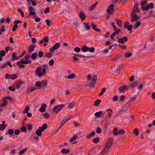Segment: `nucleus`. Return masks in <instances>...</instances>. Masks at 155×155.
Returning a JSON list of instances; mask_svg holds the SVG:
<instances>
[{
	"mask_svg": "<svg viewBox=\"0 0 155 155\" xmlns=\"http://www.w3.org/2000/svg\"><path fill=\"white\" fill-rule=\"evenodd\" d=\"M113 142V139L111 138H109L108 139L106 143L105 144V147L103 148L100 155H104L107 153L110 150Z\"/></svg>",
	"mask_w": 155,
	"mask_h": 155,
	"instance_id": "obj_1",
	"label": "nucleus"
},
{
	"mask_svg": "<svg viewBox=\"0 0 155 155\" xmlns=\"http://www.w3.org/2000/svg\"><path fill=\"white\" fill-rule=\"evenodd\" d=\"M42 68L41 67L37 68L35 70V74L39 77H41L46 73L45 68H42V71L41 72Z\"/></svg>",
	"mask_w": 155,
	"mask_h": 155,
	"instance_id": "obj_2",
	"label": "nucleus"
},
{
	"mask_svg": "<svg viewBox=\"0 0 155 155\" xmlns=\"http://www.w3.org/2000/svg\"><path fill=\"white\" fill-rule=\"evenodd\" d=\"M47 84V81L45 80H44L41 81H37L36 82L35 85L38 89L45 87Z\"/></svg>",
	"mask_w": 155,
	"mask_h": 155,
	"instance_id": "obj_3",
	"label": "nucleus"
},
{
	"mask_svg": "<svg viewBox=\"0 0 155 155\" xmlns=\"http://www.w3.org/2000/svg\"><path fill=\"white\" fill-rule=\"evenodd\" d=\"M97 79V75H94L92 78L91 82L89 84V85L87 83L85 84V86H88L89 87H94L95 84L96 83Z\"/></svg>",
	"mask_w": 155,
	"mask_h": 155,
	"instance_id": "obj_4",
	"label": "nucleus"
},
{
	"mask_svg": "<svg viewBox=\"0 0 155 155\" xmlns=\"http://www.w3.org/2000/svg\"><path fill=\"white\" fill-rule=\"evenodd\" d=\"M134 13V10H133L131 15V17L132 18L131 20V22L136 21L140 18V16H137L136 13Z\"/></svg>",
	"mask_w": 155,
	"mask_h": 155,
	"instance_id": "obj_5",
	"label": "nucleus"
},
{
	"mask_svg": "<svg viewBox=\"0 0 155 155\" xmlns=\"http://www.w3.org/2000/svg\"><path fill=\"white\" fill-rule=\"evenodd\" d=\"M65 105L64 104H61L60 105H57L55 106L53 109V110L56 113H58L65 106Z\"/></svg>",
	"mask_w": 155,
	"mask_h": 155,
	"instance_id": "obj_6",
	"label": "nucleus"
},
{
	"mask_svg": "<svg viewBox=\"0 0 155 155\" xmlns=\"http://www.w3.org/2000/svg\"><path fill=\"white\" fill-rule=\"evenodd\" d=\"M18 76L16 74H6L5 75V78L6 79H11L15 80L16 79Z\"/></svg>",
	"mask_w": 155,
	"mask_h": 155,
	"instance_id": "obj_7",
	"label": "nucleus"
},
{
	"mask_svg": "<svg viewBox=\"0 0 155 155\" xmlns=\"http://www.w3.org/2000/svg\"><path fill=\"white\" fill-rule=\"evenodd\" d=\"M60 46L59 43H57L55 44L52 47L49 48V50L52 52H54V51L59 48Z\"/></svg>",
	"mask_w": 155,
	"mask_h": 155,
	"instance_id": "obj_8",
	"label": "nucleus"
},
{
	"mask_svg": "<svg viewBox=\"0 0 155 155\" xmlns=\"http://www.w3.org/2000/svg\"><path fill=\"white\" fill-rule=\"evenodd\" d=\"M129 86L126 85H124L121 86H120L118 88V91L120 92H123L126 90H128Z\"/></svg>",
	"mask_w": 155,
	"mask_h": 155,
	"instance_id": "obj_9",
	"label": "nucleus"
},
{
	"mask_svg": "<svg viewBox=\"0 0 155 155\" xmlns=\"http://www.w3.org/2000/svg\"><path fill=\"white\" fill-rule=\"evenodd\" d=\"M154 7V4L152 3H151L149 5L147 4L145 8H143V11H148L149 8L150 9H153Z\"/></svg>",
	"mask_w": 155,
	"mask_h": 155,
	"instance_id": "obj_10",
	"label": "nucleus"
},
{
	"mask_svg": "<svg viewBox=\"0 0 155 155\" xmlns=\"http://www.w3.org/2000/svg\"><path fill=\"white\" fill-rule=\"evenodd\" d=\"M31 63V61L30 60H24L23 59H21V61H19L18 64H30Z\"/></svg>",
	"mask_w": 155,
	"mask_h": 155,
	"instance_id": "obj_11",
	"label": "nucleus"
},
{
	"mask_svg": "<svg viewBox=\"0 0 155 155\" xmlns=\"http://www.w3.org/2000/svg\"><path fill=\"white\" fill-rule=\"evenodd\" d=\"M139 82V81L138 80H135L133 82L131 83L130 86L132 87V89H134L135 87L138 84Z\"/></svg>",
	"mask_w": 155,
	"mask_h": 155,
	"instance_id": "obj_12",
	"label": "nucleus"
},
{
	"mask_svg": "<svg viewBox=\"0 0 155 155\" xmlns=\"http://www.w3.org/2000/svg\"><path fill=\"white\" fill-rule=\"evenodd\" d=\"M28 9L29 11V15H35V12L32 11H35V10L33 8L29 6L28 7Z\"/></svg>",
	"mask_w": 155,
	"mask_h": 155,
	"instance_id": "obj_13",
	"label": "nucleus"
},
{
	"mask_svg": "<svg viewBox=\"0 0 155 155\" xmlns=\"http://www.w3.org/2000/svg\"><path fill=\"white\" fill-rule=\"evenodd\" d=\"M121 31L120 30H117V31H115L113 32L110 35V38L112 39L114 41H116V39H114V37L115 35H117Z\"/></svg>",
	"mask_w": 155,
	"mask_h": 155,
	"instance_id": "obj_14",
	"label": "nucleus"
},
{
	"mask_svg": "<svg viewBox=\"0 0 155 155\" xmlns=\"http://www.w3.org/2000/svg\"><path fill=\"white\" fill-rule=\"evenodd\" d=\"M79 16L81 20L83 21L86 18L84 13L82 11H81L79 14Z\"/></svg>",
	"mask_w": 155,
	"mask_h": 155,
	"instance_id": "obj_15",
	"label": "nucleus"
},
{
	"mask_svg": "<svg viewBox=\"0 0 155 155\" xmlns=\"http://www.w3.org/2000/svg\"><path fill=\"white\" fill-rule=\"evenodd\" d=\"M128 38L126 36L124 37L123 38H120L118 40V41L120 43L124 44V41H128Z\"/></svg>",
	"mask_w": 155,
	"mask_h": 155,
	"instance_id": "obj_16",
	"label": "nucleus"
},
{
	"mask_svg": "<svg viewBox=\"0 0 155 155\" xmlns=\"http://www.w3.org/2000/svg\"><path fill=\"white\" fill-rule=\"evenodd\" d=\"M47 105L45 103L42 104L41 105V107L40 108L39 111L41 112H43L45 111V108L46 107Z\"/></svg>",
	"mask_w": 155,
	"mask_h": 155,
	"instance_id": "obj_17",
	"label": "nucleus"
},
{
	"mask_svg": "<svg viewBox=\"0 0 155 155\" xmlns=\"http://www.w3.org/2000/svg\"><path fill=\"white\" fill-rule=\"evenodd\" d=\"M114 5L113 4H111L109 7L108 8L107 12V13H111V11L112 10H114Z\"/></svg>",
	"mask_w": 155,
	"mask_h": 155,
	"instance_id": "obj_18",
	"label": "nucleus"
},
{
	"mask_svg": "<svg viewBox=\"0 0 155 155\" xmlns=\"http://www.w3.org/2000/svg\"><path fill=\"white\" fill-rule=\"evenodd\" d=\"M48 127V125L46 124H43L42 126L39 127L38 128L40 129L41 131L42 132L46 129Z\"/></svg>",
	"mask_w": 155,
	"mask_h": 155,
	"instance_id": "obj_19",
	"label": "nucleus"
},
{
	"mask_svg": "<svg viewBox=\"0 0 155 155\" xmlns=\"http://www.w3.org/2000/svg\"><path fill=\"white\" fill-rule=\"evenodd\" d=\"M38 89L36 85H33L27 89V91L32 92L35 89Z\"/></svg>",
	"mask_w": 155,
	"mask_h": 155,
	"instance_id": "obj_20",
	"label": "nucleus"
},
{
	"mask_svg": "<svg viewBox=\"0 0 155 155\" xmlns=\"http://www.w3.org/2000/svg\"><path fill=\"white\" fill-rule=\"evenodd\" d=\"M78 137V136L77 135H74L73 137L71 138L70 139V141L73 144H74L76 143L75 142H73Z\"/></svg>",
	"mask_w": 155,
	"mask_h": 155,
	"instance_id": "obj_21",
	"label": "nucleus"
},
{
	"mask_svg": "<svg viewBox=\"0 0 155 155\" xmlns=\"http://www.w3.org/2000/svg\"><path fill=\"white\" fill-rule=\"evenodd\" d=\"M91 26L93 29L95 31L99 32L101 31V30L97 28L96 25L92 23Z\"/></svg>",
	"mask_w": 155,
	"mask_h": 155,
	"instance_id": "obj_22",
	"label": "nucleus"
},
{
	"mask_svg": "<svg viewBox=\"0 0 155 155\" xmlns=\"http://www.w3.org/2000/svg\"><path fill=\"white\" fill-rule=\"evenodd\" d=\"M36 45H30L28 48V52L29 53H31L34 50V48H35Z\"/></svg>",
	"mask_w": 155,
	"mask_h": 155,
	"instance_id": "obj_23",
	"label": "nucleus"
},
{
	"mask_svg": "<svg viewBox=\"0 0 155 155\" xmlns=\"http://www.w3.org/2000/svg\"><path fill=\"white\" fill-rule=\"evenodd\" d=\"M95 132L94 131H92L90 134H88L86 136V138L87 139H90L91 137L94 136L95 134Z\"/></svg>",
	"mask_w": 155,
	"mask_h": 155,
	"instance_id": "obj_24",
	"label": "nucleus"
},
{
	"mask_svg": "<svg viewBox=\"0 0 155 155\" xmlns=\"http://www.w3.org/2000/svg\"><path fill=\"white\" fill-rule=\"evenodd\" d=\"M83 25L84 26L86 30H90V27L88 23L85 22L83 23Z\"/></svg>",
	"mask_w": 155,
	"mask_h": 155,
	"instance_id": "obj_25",
	"label": "nucleus"
},
{
	"mask_svg": "<svg viewBox=\"0 0 155 155\" xmlns=\"http://www.w3.org/2000/svg\"><path fill=\"white\" fill-rule=\"evenodd\" d=\"M24 83L23 82L22 80H20L18 81V83L16 85V87L17 89H19L21 86V85H22Z\"/></svg>",
	"mask_w": 155,
	"mask_h": 155,
	"instance_id": "obj_26",
	"label": "nucleus"
},
{
	"mask_svg": "<svg viewBox=\"0 0 155 155\" xmlns=\"http://www.w3.org/2000/svg\"><path fill=\"white\" fill-rule=\"evenodd\" d=\"M89 47L86 46H84L81 48V50L83 52H86L88 51Z\"/></svg>",
	"mask_w": 155,
	"mask_h": 155,
	"instance_id": "obj_27",
	"label": "nucleus"
},
{
	"mask_svg": "<svg viewBox=\"0 0 155 155\" xmlns=\"http://www.w3.org/2000/svg\"><path fill=\"white\" fill-rule=\"evenodd\" d=\"M42 132L40 129L38 128L35 132V133L37 135L39 136H41L42 135Z\"/></svg>",
	"mask_w": 155,
	"mask_h": 155,
	"instance_id": "obj_28",
	"label": "nucleus"
},
{
	"mask_svg": "<svg viewBox=\"0 0 155 155\" xmlns=\"http://www.w3.org/2000/svg\"><path fill=\"white\" fill-rule=\"evenodd\" d=\"M141 22L139 21H137L134 25V28L136 29L138 28L140 25Z\"/></svg>",
	"mask_w": 155,
	"mask_h": 155,
	"instance_id": "obj_29",
	"label": "nucleus"
},
{
	"mask_svg": "<svg viewBox=\"0 0 155 155\" xmlns=\"http://www.w3.org/2000/svg\"><path fill=\"white\" fill-rule=\"evenodd\" d=\"M49 53H47L45 55V56L48 58H51L53 55V53L54 52H52L51 51Z\"/></svg>",
	"mask_w": 155,
	"mask_h": 155,
	"instance_id": "obj_30",
	"label": "nucleus"
},
{
	"mask_svg": "<svg viewBox=\"0 0 155 155\" xmlns=\"http://www.w3.org/2000/svg\"><path fill=\"white\" fill-rule=\"evenodd\" d=\"M14 133V130H13L12 129H9L8 131L6 133V134L8 133L9 134L11 135V136H12V135Z\"/></svg>",
	"mask_w": 155,
	"mask_h": 155,
	"instance_id": "obj_31",
	"label": "nucleus"
},
{
	"mask_svg": "<svg viewBox=\"0 0 155 155\" xmlns=\"http://www.w3.org/2000/svg\"><path fill=\"white\" fill-rule=\"evenodd\" d=\"M98 4V2H95L93 5H92L90 7L89 9L91 11L94 9L96 6Z\"/></svg>",
	"mask_w": 155,
	"mask_h": 155,
	"instance_id": "obj_32",
	"label": "nucleus"
},
{
	"mask_svg": "<svg viewBox=\"0 0 155 155\" xmlns=\"http://www.w3.org/2000/svg\"><path fill=\"white\" fill-rule=\"evenodd\" d=\"M101 100L97 99L94 101V105L96 106H98L101 103Z\"/></svg>",
	"mask_w": 155,
	"mask_h": 155,
	"instance_id": "obj_33",
	"label": "nucleus"
},
{
	"mask_svg": "<svg viewBox=\"0 0 155 155\" xmlns=\"http://www.w3.org/2000/svg\"><path fill=\"white\" fill-rule=\"evenodd\" d=\"M16 53L15 52H14L12 54V57L11 58L12 61H15L16 60Z\"/></svg>",
	"mask_w": 155,
	"mask_h": 155,
	"instance_id": "obj_34",
	"label": "nucleus"
},
{
	"mask_svg": "<svg viewBox=\"0 0 155 155\" xmlns=\"http://www.w3.org/2000/svg\"><path fill=\"white\" fill-rule=\"evenodd\" d=\"M70 151L69 150L67 149L65 150L64 149H63L61 150V152L62 153L66 154L70 152Z\"/></svg>",
	"mask_w": 155,
	"mask_h": 155,
	"instance_id": "obj_35",
	"label": "nucleus"
},
{
	"mask_svg": "<svg viewBox=\"0 0 155 155\" xmlns=\"http://www.w3.org/2000/svg\"><path fill=\"white\" fill-rule=\"evenodd\" d=\"M66 122L65 120L63 119L61 121L60 126L58 127V129L57 130V131H58L66 123Z\"/></svg>",
	"mask_w": 155,
	"mask_h": 155,
	"instance_id": "obj_36",
	"label": "nucleus"
},
{
	"mask_svg": "<svg viewBox=\"0 0 155 155\" xmlns=\"http://www.w3.org/2000/svg\"><path fill=\"white\" fill-rule=\"evenodd\" d=\"M2 103L1 104V107H3L7 104L6 100L4 98L2 99Z\"/></svg>",
	"mask_w": 155,
	"mask_h": 155,
	"instance_id": "obj_37",
	"label": "nucleus"
},
{
	"mask_svg": "<svg viewBox=\"0 0 155 155\" xmlns=\"http://www.w3.org/2000/svg\"><path fill=\"white\" fill-rule=\"evenodd\" d=\"M116 22L118 26L120 27H121L122 26V21L119 19H117L116 20Z\"/></svg>",
	"mask_w": 155,
	"mask_h": 155,
	"instance_id": "obj_38",
	"label": "nucleus"
},
{
	"mask_svg": "<svg viewBox=\"0 0 155 155\" xmlns=\"http://www.w3.org/2000/svg\"><path fill=\"white\" fill-rule=\"evenodd\" d=\"M102 111H99L95 113L94 115L97 117H100L102 113Z\"/></svg>",
	"mask_w": 155,
	"mask_h": 155,
	"instance_id": "obj_39",
	"label": "nucleus"
},
{
	"mask_svg": "<svg viewBox=\"0 0 155 155\" xmlns=\"http://www.w3.org/2000/svg\"><path fill=\"white\" fill-rule=\"evenodd\" d=\"M7 126V125L5 124H0V130L2 131L4 130Z\"/></svg>",
	"mask_w": 155,
	"mask_h": 155,
	"instance_id": "obj_40",
	"label": "nucleus"
},
{
	"mask_svg": "<svg viewBox=\"0 0 155 155\" xmlns=\"http://www.w3.org/2000/svg\"><path fill=\"white\" fill-rule=\"evenodd\" d=\"M106 90V89L105 87L103 88L102 89L100 93L99 94V96H101L102 95H103V94H104V93L105 92Z\"/></svg>",
	"mask_w": 155,
	"mask_h": 155,
	"instance_id": "obj_41",
	"label": "nucleus"
},
{
	"mask_svg": "<svg viewBox=\"0 0 155 155\" xmlns=\"http://www.w3.org/2000/svg\"><path fill=\"white\" fill-rule=\"evenodd\" d=\"M93 142L95 143H97L100 141V139L98 137H96L93 139Z\"/></svg>",
	"mask_w": 155,
	"mask_h": 155,
	"instance_id": "obj_42",
	"label": "nucleus"
},
{
	"mask_svg": "<svg viewBox=\"0 0 155 155\" xmlns=\"http://www.w3.org/2000/svg\"><path fill=\"white\" fill-rule=\"evenodd\" d=\"M29 107L28 106H26L23 112V113L25 114L28 113V111L29 110Z\"/></svg>",
	"mask_w": 155,
	"mask_h": 155,
	"instance_id": "obj_43",
	"label": "nucleus"
},
{
	"mask_svg": "<svg viewBox=\"0 0 155 155\" xmlns=\"http://www.w3.org/2000/svg\"><path fill=\"white\" fill-rule=\"evenodd\" d=\"M133 133L136 136L138 135L139 134L138 129L137 128H136L133 131Z\"/></svg>",
	"mask_w": 155,
	"mask_h": 155,
	"instance_id": "obj_44",
	"label": "nucleus"
},
{
	"mask_svg": "<svg viewBox=\"0 0 155 155\" xmlns=\"http://www.w3.org/2000/svg\"><path fill=\"white\" fill-rule=\"evenodd\" d=\"M48 38V36H46L45 37H44L42 39L43 42L46 43L48 42H49Z\"/></svg>",
	"mask_w": 155,
	"mask_h": 155,
	"instance_id": "obj_45",
	"label": "nucleus"
},
{
	"mask_svg": "<svg viewBox=\"0 0 155 155\" xmlns=\"http://www.w3.org/2000/svg\"><path fill=\"white\" fill-rule=\"evenodd\" d=\"M147 2V0H145L144 1H142L140 5L142 6V8L143 9V8H145L144 7V5L146 4Z\"/></svg>",
	"mask_w": 155,
	"mask_h": 155,
	"instance_id": "obj_46",
	"label": "nucleus"
},
{
	"mask_svg": "<svg viewBox=\"0 0 155 155\" xmlns=\"http://www.w3.org/2000/svg\"><path fill=\"white\" fill-rule=\"evenodd\" d=\"M113 133L115 136H117L118 134V132H117V129L116 128H115L113 130Z\"/></svg>",
	"mask_w": 155,
	"mask_h": 155,
	"instance_id": "obj_47",
	"label": "nucleus"
},
{
	"mask_svg": "<svg viewBox=\"0 0 155 155\" xmlns=\"http://www.w3.org/2000/svg\"><path fill=\"white\" fill-rule=\"evenodd\" d=\"M37 54L36 53H33L31 56V58L33 60H35L37 57Z\"/></svg>",
	"mask_w": 155,
	"mask_h": 155,
	"instance_id": "obj_48",
	"label": "nucleus"
},
{
	"mask_svg": "<svg viewBox=\"0 0 155 155\" xmlns=\"http://www.w3.org/2000/svg\"><path fill=\"white\" fill-rule=\"evenodd\" d=\"M75 76V74H74L73 73L68 75L67 77V78L68 79H73L74 78Z\"/></svg>",
	"mask_w": 155,
	"mask_h": 155,
	"instance_id": "obj_49",
	"label": "nucleus"
},
{
	"mask_svg": "<svg viewBox=\"0 0 155 155\" xmlns=\"http://www.w3.org/2000/svg\"><path fill=\"white\" fill-rule=\"evenodd\" d=\"M5 55V51L3 50H1L0 51V56H1L2 57H4V56Z\"/></svg>",
	"mask_w": 155,
	"mask_h": 155,
	"instance_id": "obj_50",
	"label": "nucleus"
},
{
	"mask_svg": "<svg viewBox=\"0 0 155 155\" xmlns=\"http://www.w3.org/2000/svg\"><path fill=\"white\" fill-rule=\"evenodd\" d=\"M18 11L20 13L21 15V17H24V12H23L21 10V9L20 8H18Z\"/></svg>",
	"mask_w": 155,
	"mask_h": 155,
	"instance_id": "obj_51",
	"label": "nucleus"
},
{
	"mask_svg": "<svg viewBox=\"0 0 155 155\" xmlns=\"http://www.w3.org/2000/svg\"><path fill=\"white\" fill-rule=\"evenodd\" d=\"M27 149L25 148L24 149L21 150L19 152V155H22L24 153H25L27 151Z\"/></svg>",
	"mask_w": 155,
	"mask_h": 155,
	"instance_id": "obj_52",
	"label": "nucleus"
},
{
	"mask_svg": "<svg viewBox=\"0 0 155 155\" xmlns=\"http://www.w3.org/2000/svg\"><path fill=\"white\" fill-rule=\"evenodd\" d=\"M43 115L46 119L50 117L49 114L48 112L44 113Z\"/></svg>",
	"mask_w": 155,
	"mask_h": 155,
	"instance_id": "obj_53",
	"label": "nucleus"
},
{
	"mask_svg": "<svg viewBox=\"0 0 155 155\" xmlns=\"http://www.w3.org/2000/svg\"><path fill=\"white\" fill-rule=\"evenodd\" d=\"M43 52L42 51H39L38 53V57L40 58H41L43 57Z\"/></svg>",
	"mask_w": 155,
	"mask_h": 155,
	"instance_id": "obj_54",
	"label": "nucleus"
},
{
	"mask_svg": "<svg viewBox=\"0 0 155 155\" xmlns=\"http://www.w3.org/2000/svg\"><path fill=\"white\" fill-rule=\"evenodd\" d=\"M127 30L128 31H130V32L131 33L132 32L131 30L133 28V26L131 25H129L127 26Z\"/></svg>",
	"mask_w": 155,
	"mask_h": 155,
	"instance_id": "obj_55",
	"label": "nucleus"
},
{
	"mask_svg": "<svg viewBox=\"0 0 155 155\" xmlns=\"http://www.w3.org/2000/svg\"><path fill=\"white\" fill-rule=\"evenodd\" d=\"M132 55L131 53L127 52L125 53V57L127 58H128L131 56Z\"/></svg>",
	"mask_w": 155,
	"mask_h": 155,
	"instance_id": "obj_56",
	"label": "nucleus"
},
{
	"mask_svg": "<svg viewBox=\"0 0 155 155\" xmlns=\"http://www.w3.org/2000/svg\"><path fill=\"white\" fill-rule=\"evenodd\" d=\"M95 49L94 48L91 47L90 48H89L88 51L90 52H93L94 51Z\"/></svg>",
	"mask_w": 155,
	"mask_h": 155,
	"instance_id": "obj_57",
	"label": "nucleus"
},
{
	"mask_svg": "<svg viewBox=\"0 0 155 155\" xmlns=\"http://www.w3.org/2000/svg\"><path fill=\"white\" fill-rule=\"evenodd\" d=\"M125 97V96L124 95H121L120 98L119 100L121 101H123Z\"/></svg>",
	"mask_w": 155,
	"mask_h": 155,
	"instance_id": "obj_58",
	"label": "nucleus"
},
{
	"mask_svg": "<svg viewBox=\"0 0 155 155\" xmlns=\"http://www.w3.org/2000/svg\"><path fill=\"white\" fill-rule=\"evenodd\" d=\"M74 51L75 52L78 53L80 51L81 49L77 47L74 48Z\"/></svg>",
	"mask_w": 155,
	"mask_h": 155,
	"instance_id": "obj_59",
	"label": "nucleus"
},
{
	"mask_svg": "<svg viewBox=\"0 0 155 155\" xmlns=\"http://www.w3.org/2000/svg\"><path fill=\"white\" fill-rule=\"evenodd\" d=\"M21 132H26V128L25 127L23 126L21 128Z\"/></svg>",
	"mask_w": 155,
	"mask_h": 155,
	"instance_id": "obj_60",
	"label": "nucleus"
},
{
	"mask_svg": "<svg viewBox=\"0 0 155 155\" xmlns=\"http://www.w3.org/2000/svg\"><path fill=\"white\" fill-rule=\"evenodd\" d=\"M125 131H124V130L123 129H122L121 130H120L118 131V135H120V134H121V135H123L125 133Z\"/></svg>",
	"mask_w": 155,
	"mask_h": 155,
	"instance_id": "obj_61",
	"label": "nucleus"
},
{
	"mask_svg": "<svg viewBox=\"0 0 155 155\" xmlns=\"http://www.w3.org/2000/svg\"><path fill=\"white\" fill-rule=\"evenodd\" d=\"M96 132L97 134L101 133L102 132L101 128L100 127H97L96 130Z\"/></svg>",
	"mask_w": 155,
	"mask_h": 155,
	"instance_id": "obj_62",
	"label": "nucleus"
},
{
	"mask_svg": "<svg viewBox=\"0 0 155 155\" xmlns=\"http://www.w3.org/2000/svg\"><path fill=\"white\" fill-rule=\"evenodd\" d=\"M27 129L28 130H31L32 129V126L31 124H28L27 125Z\"/></svg>",
	"mask_w": 155,
	"mask_h": 155,
	"instance_id": "obj_63",
	"label": "nucleus"
},
{
	"mask_svg": "<svg viewBox=\"0 0 155 155\" xmlns=\"http://www.w3.org/2000/svg\"><path fill=\"white\" fill-rule=\"evenodd\" d=\"M18 28V25L16 24H15V25H14L13 26L12 28V30L13 31H15Z\"/></svg>",
	"mask_w": 155,
	"mask_h": 155,
	"instance_id": "obj_64",
	"label": "nucleus"
}]
</instances>
